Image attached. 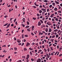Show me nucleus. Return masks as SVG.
Masks as SVG:
<instances>
[{
  "label": "nucleus",
  "mask_w": 62,
  "mask_h": 62,
  "mask_svg": "<svg viewBox=\"0 0 62 62\" xmlns=\"http://www.w3.org/2000/svg\"><path fill=\"white\" fill-rule=\"evenodd\" d=\"M47 24L49 25H52V24L49 22H47Z\"/></svg>",
  "instance_id": "nucleus-1"
},
{
  "label": "nucleus",
  "mask_w": 62,
  "mask_h": 62,
  "mask_svg": "<svg viewBox=\"0 0 62 62\" xmlns=\"http://www.w3.org/2000/svg\"><path fill=\"white\" fill-rule=\"evenodd\" d=\"M35 28V26H32V31H33L34 30V28Z\"/></svg>",
  "instance_id": "nucleus-2"
},
{
  "label": "nucleus",
  "mask_w": 62,
  "mask_h": 62,
  "mask_svg": "<svg viewBox=\"0 0 62 62\" xmlns=\"http://www.w3.org/2000/svg\"><path fill=\"white\" fill-rule=\"evenodd\" d=\"M27 57L26 58V59H28L29 57V54L27 55Z\"/></svg>",
  "instance_id": "nucleus-3"
},
{
  "label": "nucleus",
  "mask_w": 62,
  "mask_h": 62,
  "mask_svg": "<svg viewBox=\"0 0 62 62\" xmlns=\"http://www.w3.org/2000/svg\"><path fill=\"white\" fill-rule=\"evenodd\" d=\"M37 62H41V60L40 59H39L37 61Z\"/></svg>",
  "instance_id": "nucleus-4"
},
{
  "label": "nucleus",
  "mask_w": 62,
  "mask_h": 62,
  "mask_svg": "<svg viewBox=\"0 0 62 62\" xmlns=\"http://www.w3.org/2000/svg\"><path fill=\"white\" fill-rule=\"evenodd\" d=\"M30 43L27 42V43L26 46H29V45H30Z\"/></svg>",
  "instance_id": "nucleus-5"
},
{
  "label": "nucleus",
  "mask_w": 62,
  "mask_h": 62,
  "mask_svg": "<svg viewBox=\"0 0 62 62\" xmlns=\"http://www.w3.org/2000/svg\"><path fill=\"white\" fill-rule=\"evenodd\" d=\"M54 14H52L50 16V17H51V18H53V17H54Z\"/></svg>",
  "instance_id": "nucleus-6"
},
{
  "label": "nucleus",
  "mask_w": 62,
  "mask_h": 62,
  "mask_svg": "<svg viewBox=\"0 0 62 62\" xmlns=\"http://www.w3.org/2000/svg\"><path fill=\"white\" fill-rule=\"evenodd\" d=\"M38 23V26H40V25H41V23H40V22H39Z\"/></svg>",
  "instance_id": "nucleus-7"
},
{
  "label": "nucleus",
  "mask_w": 62,
  "mask_h": 62,
  "mask_svg": "<svg viewBox=\"0 0 62 62\" xmlns=\"http://www.w3.org/2000/svg\"><path fill=\"white\" fill-rule=\"evenodd\" d=\"M17 41L18 43H20L21 42V40H19L18 39H17Z\"/></svg>",
  "instance_id": "nucleus-8"
},
{
  "label": "nucleus",
  "mask_w": 62,
  "mask_h": 62,
  "mask_svg": "<svg viewBox=\"0 0 62 62\" xmlns=\"http://www.w3.org/2000/svg\"><path fill=\"white\" fill-rule=\"evenodd\" d=\"M30 54L31 56H32V55H33V53H32V52H31V51L30 52Z\"/></svg>",
  "instance_id": "nucleus-9"
},
{
  "label": "nucleus",
  "mask_w": 62,
  "mask_h": 62,
  "mask_svg": "<svg viewBox=\"0 0 62 62\" xmlns=\"http://www.w3.org/2000/svg\"><path fill=\"white\" fill-rule=\"evenodd\" d=\"M49 32H52V29L51 28H49Z\"/></svg>",
  "instance_id": "nucleus-10"
},
{
  "label": "nucleus",
  "mask_w": 62,
  "mask_h": 62,
  "mask_svg": "<svg viewBox=\"0 0 62 62\" xmlns=\"http://www.w3.org/2000/svg\"><path fill=\"white\" fill-rule=\"evenodd\" d=\"M41 10H43V11H45L46 10V9L44 8H41Z\"/></svg>",
  "instance_id": "nucleus-11"
},
{
  "label": "nucleus",
  "mask_w": 62,
  "mask_h": 62,
  "mask_svg": "<svg viewBox=\"0 0 62 62\" xmlns=\"http://www.w3.org/2000/svg\"><path fill=\"white\" fill-rule=\"evenodd\" d=\"M45 31L46 32H47L48 31V29L46 28L45 30Z\"/></svg>",
  "instance_id": "nucleus-12"
},
{
  "label": "nucleus",
  "mask_w": 62,
  "mask_h": 62,
  "mask_svg": "<svg viewBox=\"0 0 62 62\" xmlns=\"http://www.w3.org/2000/svg\"><path fill=\"white\" fill-rule=\"evenodd\" d=\"M14 49L15 51H16V50H17V48L16 47H14Z\"/></svg>",
  "instance_id": "nucleus-13"
},
{
  "label": "nucleus",
  "mask_w": 62,
  "mask_h": 62,
  "mask_svg": "<svg viewBox=\"0 0 62 62\" xmlns=\"http://www.w3.org/2000/svg\"><path fill=\"white\" fill-rule=\"evenodd\" d=\"M54 39H50V41H52V42L54 41Z\"/></svg>",
  "instance_id": "nucleus-14"
},
{
  "label": "nucleus",
  "mask_w": 62,
  "mask_h": 62,
  "mask_svg": "<svg viewBox=\"0 0 62 62\" xmlns=\"http://www.w3.org/2000/svg\"><path fill=\"white\" fill-rule=\"evenodd\" d=\"M27 28H29V26L27 25L26 27H25V28H26V29Z\"/></svg>",
  "instance_id": "nucleus-15"
},
{
  "label": "nucleus",
  "mask_w": 62,
  "mask_h": 62,
  "mask_svg": "<svg viewBox=\"0 0 62 62\" xmlns=\"http://www.w3.org/2000/svg\"><path fill=\"white\" fill-rule=\"evenodd\" d=\"M30 28H29L27 29V30L28 31H29V32H30Z\"/></svg>",
  "instance_id": "nucleus-16"
},
{
  "label": "nucleus",
  "mask_w": 62,
  "mask_h": 62,
  "mask_svg": "<svg viewBox=\"0 0 62 62\" xmlns=\"http://www.w3.org/2000/svg\"><path fill=\"white\" fill-rule=\"evenodd\" d=\"M24 35L23 34H22V39H24Z\"/></svg>",
  "instance_id": "nucleus-17"
},
{
  "label": "nucleus",
  "mask_w": 62,
  "mask_h": 62,
  "mask_svg": "<svg viewBox=\"0 0 62 62\" xmlns=\"http://www.w3.org/2000/svg\"><path fill=\"white\" fill-rule=\"evenodd\" d=\"M55 2L56 3V4H59V2L56 1H55Z\"/></svg>",
  "instance_id": "nucleus-18"
},
{
  "label": "nucleus",
  "mask_w": 62,
  "mask_h": 62,
  "mask_svg": "<svg viewBox=\"0 0 62 62\" xmlns=\"http://www.w3.org/2000/svg\"><path fill=\"white\" fill-rule=\"evenodd\" d=\"M8 23H7L6 24H5L3 25V26H7V25H8Z\"/></svg>",
  "instance_id": "nucleus-19"
},
{
  "label": "nucleus",
  "mask_w": 62,
  "mask_h": 62,
  "mask_svg": "<svg viewBox=\"0 0 62 62\" xmlns=\"http://www.w3.org/2000/svg\"><path fill=\"white\" fill-rule=\"evenodd\" d=\"M24 36H25L24 37V38H25V37H28V35H24Z\"/></svg>",
  "instance_id": "nucleus-20"
},
{
  "label": "nucleus",
  "mask_w": 62,
  "mask_h": 62,
  "mask_svg": "<svg viewBox=\"0 0 62 62\" xmlns=\"http://www.w3.org/2000/svg\"><path fill=\"white\" fill-rule=\"evenodd\" d=\"M34 5H35V6H37V7H39V5H37L36 3H34Z\"/></svg>",
  "instance_id": "nucleus-21"
},
{
  "label": "nucleus",
  "mask_w": 62,
  "mask_h": 62,
  "mask_svg": "<svg viewBox=\"0 0 62 62\" xmlns=\"http://www.w3.org/2000/svg\"><path fill=\"white\" fill-rule=\"evenodd\" d=\"M44 51H45V52L46 53L47 52V49H46L45 48H44Z\"/></svg>",
  "instance_id": "nucleus-22"
},
{
  "label": "nucleus",
  "mask_w": 62,
  "mask_h": 62,
  "mask_svg": "<svg viewBox=\"0 0 62 62\" xmlns=\"http://www.w3.org/2000/svg\"><path fill=\"white\" fill-rule=\"evenodd\" d=\"M39 13H42V11H41V10H39Z\"/></svg>",
  "instance_id": "nucleus-23"
},
{
  "label": "nucleus",
  "mask_w": 62,
  "mask_h": 62,
  "mask_svg": "<svg viewBox=\"0 0 62 62\" xmlns=\"http://www.w3.org/2000/svg\"><path fill=\"white\" fill-rule=\"evenodd\" d=\"M29 50H30L31 51V50H33V49L31 48V47H30L29 48Z\"/></svg>",
  "instance_id": "nucleus-24"
},
{
  "label": "nucleus",
  "mask_w": 62,
  "mask_h": 62,
  "mask_svg": "<svg viewBox=\"0 0 62 62\" xmlns=\"http://www.w3.org/2000/svg\"><path fill=\"white\" fill-rule=\"evenodd\" d=\"M32 7L33 8H37V7L35 6H33Z\"/></svg>",
  "instance_id": "nucleus-25"
},
{
  "label": "nucleus",
  "mask_w": 62,
  "mask_h": 62,
  "mask_svg": "<svg viewBox=\"0 0 62 62\" xmlns=\"http://www.w3.org/2000/svg\"><path fill=\"white\" fill-rule=\"evenodd\" d=\"M27 25H29V22H28V21H27Z\"/></svg>",
  "instance_id": "nucleus-26"
},
{
  "label": "nucleus",
  "mask_w": 62,
  "mask_h": 62,
  "mask_svg": "<svg viewBox=\"0 0 62 62\" xmlns=\"http://www.w3.org/2000/svg\"><path fill=\"white\" fill-rule=\"evenodd\" d=\"M43 2H46L47 3V2H48V0H45L43 1Z\"/></svg>",
  "instance_id": "nucleus-27"
},
{
  "label": "nucleus",
  "mask_w": 62,
  "mask_h": 62,
  "mask_svg": "<svg viewBox=\"0 0 62 62\" xmlns=\"http://www.w3.org/2000/svg\"><path fill=\"white\" fill-rule=\"evenodd\" d=\"M52 5H53V6H55V3L53 2V3H52Z\"/></svg>",
  "instance_id": "nucleus-28"
},
{
  "label": "nucleus",
  "mask_w": 62,
  "mask_h": 62,
  "mask_svg": "<svg viewBox=\"0 0 62 62\" xmlns=\"http://www.w3.org/2000/svg\"><path fill=\"white\" fill-rule=\"evenodd\" d=\"M47 50L48 52H50V48H48L47 49Z\"/></svg>",
  "instance_id": "nucleus-29"
},
{
  "label": "nucleus",
  "mask_w": 62,
  "mask_h": 62,
  "mask_svg": "<svg viewBox=\"0 0 62 62\" xmlns=\"http://www.w3.org/2000/svg\"><path fill=\"white\" fill-rule=\"evenodd\" d=\"M58 12L59 13H61V10L58 11Z\"/></svg>",
  "instance_id": "nucleus-30"
},
{
  "label": "nucleus",
  "mask_w": 62,
  "mask_h": 62,
  "mask_svg": "<svg viewBox=\"0 0 62 62\" xmlns=\"http://www.w3.org/2000/svg\"><path fill=\"white\" fill-rule=\"evenodd\" d=\"M23 26V27H25V25L23 24H21Z\"/></svg>",
  "instance_id": "nucleus-31"
},
{
  "label": "nucleus",
  "mask_w": 62,
  "mask_h": 62,
  "mask_svg": "<svg viewBox=\"0 0 62 62\" xmlns=\"http://www.w3.org/2000/svg\"><path fill=\"white\" fill-rule=\"evenodd\" d=\"M58 30L56 29V30H55L54 31V32H57V31H58Z\"/></svg>",
  "instance_id": "nucleus-32"
},
{
  "label": "nucleus",
  "mask_w": 62,
  "mask_h": 62,
  "mask_svg": "<svg viewBox=\"0 0 62 62\" xmlns=\"http://www.w3.org/2000/svg\"><path fill=\"white\" fill-rule=\"evenodd\" d=\"M57 10V8H54V10H55V11H56V10Z\"/></svg>",
  "instance_id": "nucleus-33"
},
{
  "label": "nucleus",
  "mask_w": 62,
  "mask_h": 62,
  "mask_svg": "<svg viewBox=\"0 0 62 62\" xmlns=\"http://www.w3.org/2000/svg\"><path fill=\"white\" fill-rule=\"evenodd\" d=\"M24 50L25 51H27V49H26V48H24Z\"/></svg>",
  "instance_id": "nucleus-34"
},
{
  "label": "nucleus",
  "mask_w": 62,
  "mask_h": 62,
  "mask_svg": "<svg viewBox=\"0 0 62 62\" xmlns=\"http://www.w3.org/2000/svg\"><path fill=\"white\" fill-rule=\"evenodd\" d=\"M53 46H54V47H55V46H56V45H55V44H53Z\"/></svg>",
  "instance_id": "nucleus-35"
},
{
  "label": "nucleus",
  "mask_w": 62,
  "mask_h": 62,
  "mask_svg": "<svg viewBox=\"0 0 62 62\" xmlns=\"http://www.w3.org/2000/svg\"><path fill=\"white\" fill-rule=\"evenodd\" d=\"M55 20L56 21H58V19L57 18H56L55 19Z\"/></svg>",
  "instance_id": "nucleus-36"
},
{
  "label": "nucleus",
  "mask_w": 62,
  "mask_h": 62,
  "mask_svg": "<svg viewBox=\"0 0 62 62\" xmlns=\"http://www.w3.org/2000/svg\"><path fill=\"white\" fill-rule=\"evenodd\" d=\"M40 21L41 22V23H43V22L42 20H40Z\"/></svg>",
  "instance_id": "nucleus-37"
},
{
  "label": "nucleus",
  "mask_w": 62,
  "mask_h": 62,
  "mask_svg": "<svg viewBox=\"0 0 62 62\" xmlns=\"http://www.w3.org/2000/svg\"><path fill=\"white\" fill-rule=\"evenodd\" d=\"M10 26V23H9V24L7 25V26H8V27H9V26Z\"/></svg>",
  "instance_id": "nucleus-38"
},
{
  "label": "nucleus",
  "mask_w": 62,
  "mask_h": 62,
  "mask_svg": "<svg viewBox=\"0 0 62 62\" xmlns=\"http://www.w3.org/2000/svg\"><path fill=\"white\" fill-rule=\"evenodd\" d=\"M55 37V36L54 35H53L52 36V38H54Z\"/></svg>",
  "instance_id": "nucleus-39"
},
{
  "label": "nucleus",
  "mask_w": 62,
  "mask_h": 62,
  "mask_svg": "<svg viewBox=\"0 0 62 62\" xmlns=\"http://www.w3.org/2000/svg\"><path fill=\"white\" fill-rule=\"evenodd\" d=\"M37 15L38 17H39V16H40L39 15V14H37Z\"/></svg>",
  "instance_id": "nucleus-40"
},
{
  "label": "nucleus",
  "mask_w": 62,
  "mask_h": 62,
  "mask_svg": "<svg viewBox=\"0 0 62 62\" xmlns=\"http://www.w3.org/2000/svg\"><path fill=\"white\" fill-rule=\"evenodd\" d=\"M39 51V52L40 53V52H42V50L41 49H40Z\"/></svg>",
  "instance_id": "nucleus-41"
},
{
  "label": "nucleus",
  "mask_w": 62,
  "mask_h": 62,
  "mask_svg": "<svg viewBox=\"0 0 62 62\" xmlns=\"http://www.w3.org/2000/svg\"><path fill=\"white\" fill-rule=\"evenodd\" d=\"M31 35H32V36H34V33H31Z\"/></svg>",
  "instance_id": "nucleus-42"
},
{
  "label": "nucleus",
  "mask_w": 62,
  "mask_h": 62,
  "mask_svg": "<svg viewBox=\"0 0 62 62\" xmlns=\"http://www.w3.org/2000/svg\"><path fill=\"white\" fill-rule=\"evenodd\" d=\"M52 7V5H50L49 6V7L50 8H51Z\"/></svg>",
  "instance_id": "nucleus-43"
},
{
  "label": "nucleus",
  "mask_w": 62,
  "mask_h": 62,
  "mask_svg": "<svg viewBox=\"0 0 62 62\" xmlns=\"http://www.w3.org/2000/svg\"><path fill=\"white\" fill-rule=\"evenodd\" d=\"M58 53V52H56L55 53V54L54 55H55L56 54H57Z\"/></svg>",
  "instance_id": "nucleus-44"
},
{
  "label": "nucleus",
  "mask_w": 62,
  "mask_h": 62,
  "mask_svg": "<svg viewBox=\"0 0 62 62\" xmlns=\"http://www.w3.org/2000/svg\"><path fill=\"white\" fill-rule=\"evenodd\" d=\"M40 54H43V52L42 51V52H41Z\"/></svg>",
  "instance_id": "nucleus-45"
},
{
  "label": "nucleus",
  "mask_w": 62,
  "mask_h": 62,
  "mask_svg": "<svg viewBox=\"0 0 62 62\" xmlns=\"http://www.w3.org/2000/svg\"><path fill=\"white\" fill-rule=\"evenodd\" d=\"M58 34H57V35H56V38H57L58 37Z\"/></svg>",
  "instance_id": "nucleus-46"
},
{
  "label": "nucleus",
  "mask_w": 62,
  "mask_h": 62,
  "mask_svg": "<svg viewBox=\"0 0 62 62\" xmlns=\"http://www.w3.org/2000/svg\"><path fill=\"white\" fill-rule=\"evenodd\" d=\"M42 34H43V33H41L40 32L39 33V35H42Z\"/></svg>",
  "instance_id": "nucleus-47"
},
{
  "label": "nucleus",
  "mask_w": 62,
  "mask_h": 62,
  "mask_svg": "<svg viewBox=\"0 0 62 62\" xmlns=\"http://www.w3.org/2000/svg\"><path fill=\"white\" fill-rule=\"evenodd\" d=\"M27 60H26V62H28L29 61V60L28 59H26Z\"/></svg>",
  "instance_id": "nucleus-48"
},
{
  "label": "nucleus",
  "mask_w": 62,
  "mask_h": 62,
  "mask_svg": "<svg viewBox=\"0 0 62 62\" xmlns=\"http://www.w3.org/2000/svg\"><path fill=\"white\" fill-rule=\"evenodd\" d=\"M42 7V5H40L39 6V8H41Z\"/></svg>",
  "instance_id": "nucleus-49"
},
{
  "label": "nucleus",
  "mask_w": 62,
  "mask_h": 62,
  "mask_svg": "<svg viewBox=\"0 0 62 62\" xmlns=\"http://www.w3.org/2000/svg\"><path fill=\"white\" fill-rule=\"evenodd\" d=\"M33 20H36V19H37V18L34 17L33 18Z\"/></svg>",
  "instance_id": "nucleus-50"
},
{
  "label": "nucleus",
  "mask_w": 62,
  "mask_h": 62,
  "mask_svg": "<svg viewBox=\"0 0 62 62\" xmlns=\"http://www.w3.org/2000/svg\"><path fill=\"white\" fill-rule=\"evenodd\" d=\"M31 60L32 61H34V60L33 59H32V58H31Z\"/></svg>",
  "instance_id": "nucleus-51"
},
{
  "label": "nucleus",
  "mask_w": 62,
  "mask_h": 62,
  "mask_svg": "<svg viewBox=\"0 0 62 62\" xmlns=\"http://www.w3.org/2000/svg\"><path fill=\"white\" fill-rule=\"evenodd\" d=\"M52 23H55V21L53 22Z\"/></svg>",
  "instance_id": "nucleus-52"
},
{
  "label": "nucleus",
  "mask_w": 62,
  "mask_h": 62,
  "mask_svg": "<svg viewBox=\"0 0 62 62\" xmlns=\"http://www.w3.org/2000/svg\"><path fill=\"white\" fill-rule=\"evenodd\" d=\"M16 62H22V61L21 60H19L18 61Z\"/></svg>",
  "instance_id": "nucleus-53"
},
{
  "label": "nucleus",
  "mask_w": 62,
  "mask_h": 62,
  "mask_svg": "<svg viewBox=\"0 0 62 62\" xmlns=\"http://www.w3.org/2000/svg\"><path fill=\"white\" fill-rule=\"evenodd\" d=\"M52 21H54V18H52Z\"/></svg>",
  "instance_id": "nucleus-54"
},
{
  "label": "nucleus",
  "mask_w": 62,
  "mask_h": 62,
  "mask_svg": "<svg viewBox=\"0 0 62 62\" xmlns=\"http://www.w3.org/2000/svg\"><path fill=\"white\" fill-rule=\"evenodd\" d=\"M7 16H8L6 15L4 16V18H7Z\"/></svg>",
  "instance_id": "nucleus-55"
},
{
  "label": "nucleus",
  "mask_w": 62,
  "mask_h": 62,
  "mask_svg": "<svg viewBox=\"0 0 62 62\" xmlns=\"http://www.w3.org/2000/svg\"><path fill=\"white\" fill-rule=\"evenodd\" d=\"M23 32H24V30H22V33H23Z\"/></svg>",
  "instance_id": "nucleus-56"
},
{
  "label": "nucleus",
  "mask_w": 62,
  "mask_h": 62,
  "mask_svg": "<svg viewBox=\"0 0 62 62\" xmlns=\"http://www.w3.org/2000/svg\"><path fill=\"white\" fill-rule=\"evenodd\" d=\"M35 44V43H32V45H34Z\"/></svg>",
  "instance_id": "nucleus-57"
},
{
  "label": "nucleus",
  "mask_w": 62,
  "mask_h": 62,
  "mask_svg": "<svg viewBox=\"0 0 62 62\" xmlns=\"http://www.w3.org/2000/svg\"><path fill=\"white\" fill-rule=\"evenodd\" d=\"M62 24H61L60 25V28H62Z\"/></svg>",
  "instance_id": "nucleus-58"
},
{
  "label": "nucleus",
  "mask_w": 62,
  "mask_h": 62,
  "mask_svg": "<svg viewBox=\"0 0 62 62\" xmlns=\"http://www.w3.org/2000/svg\"><path fill=\"white\" fill-rule=\"evenodd\" d=\"M62 55V54H60L59 55V56H61Z\"/></svg>",
  "instance_id": "nucleus-59"
},
{
  "label": "nucleus",
  "mask_w": 62,
  "mask_h": 62,
  "mask_svg": "<svg viewBox=\"0 0 62 62\" xmlns=\"http://www.w3.org/2000/svg\"><path fill=\"white\" fill-rule=\"evenodd\" d=\"M49 9H47V12H49Z\"/></svg>",
  "instance_id": "nucleus-60"
},
{
  "label": "nucleus",
  "mask_w": 62,
  "mask_h": 62,
  "mask_svg": "<svg viewBox=\"0 0 62 62\" xmlns=\"http://www.w3.org/2000/svg\"><path fill=\"white\" fill-rule=\"evenodd\" d=\"M2 47H6V45H4L3 46H2Z\"/></svg>",
  "instance_id": "nucleus-61"
},
{
  "label": "nucleus",
  "mask_w": 62,
  "mask_h": 62,
  "mask_svg": "<svg viewBox=\"0 0 62 62\" xmlns=\"http://www.w3.org/2000/svg\"><path fill=\"white\" fill-rule=\"evenodd\" d=\"M14 40H16V38H15V37L14 38Z\"/></svg>",
  "instance_id": "nucleus-62"
},
{
  "label": "nucleus",
  "mask_w": 62,
  "mask_h": 62,
  "mask_svg": "<svg viewBox=\"0 0 62 62\" xmlns=\"http://www.w3.org/2000/svg\"><path fill=\"white\" fill-rule=\"evenodd\" d=\"M57 29H59V26H58L57 27Z\"/></svg>",
  "instance_id": "nucleus-63"
},
{
  "label": "nucleus",
  "mask_w": 62,
  "mask_h": 62,
  "mask_svg": "<svg viewBox=\"0 0 62 62\" xmlns=\"http://www.w3.org/2000/svg\"><path fill=\"white\" fill-rule=\"evenodd\" d=\"M60 5L61 7H62V3H61L60 4Z\"/></svg>",
  "instance_id": "nucleus-64"
}]
</instances>
